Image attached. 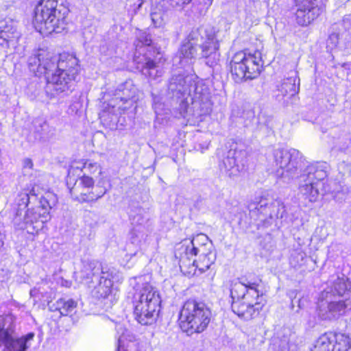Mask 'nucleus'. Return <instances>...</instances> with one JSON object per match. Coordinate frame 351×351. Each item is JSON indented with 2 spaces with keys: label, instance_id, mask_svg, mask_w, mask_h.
I'll return each instance as SVG.
<instances>
[{
  "label": "nucleus",
  "instance_id": "nucleus-1",
  "mask_svg": "<svg viewBox=\"0 0 351 351\" xmlns=\"http://www.w3.org/2000/svg\"><path fill=\"white\" fill-rule=\"evenodd\" d=\"M268 161L273 167L278 177L285 182H290L299 178V191L310 202H315L319 195H324L323 180L327 177V164L316 162L308 165L300 170L303 162L302 154L295 149H274L268 156Z\"/></svg>",
  "mask_w": 351,
  "mask_h": 351
},
{
  "label": "nucleus",
  "instance_id": "nucleus-2",
  "mask_svg": "<svg viewBox=\"0 0 351 351\" xmlns=\"http://www.w3.org/2000/svg\"><path fill=\"white\" fill-rule=\"evenodd\" d=\"M28 66L36 76H47V88L53 91V95L71 91L80 70L78 60L75 56L63 53L58 57L52 56L44 50H38L31 56L28 58Z\"/></svg>",
  "mask_w": 351,
  "mask_h": 351
},
{
  "label": "nucleus",
  "instance_id": "nucleus-3",
  "mask_svg": "<svg viewBox=\"0 0 351 351\" xmlns=\"http://www.w3.org/2000/svg\"><path fill=\"white\" fill-rule=\"evenodd\" d=\"M351 310V282L343 276H332L317 303L318 316L324 320L337 319Z\"/></svg>",
  "mask_w": 351,
  "mask_h": 351
},
{
  "label": "nucleus",
  "instance_id": "nucleus-4",
  "mask_svg": "<svg viewBox=\"0 0 351 351\" xmlns=\"http://www.w3.org/2000/svg\"><path fill=\"white\" fill-rule=\"evenodd\" d=\"M197 48L201 49L199 55L206 58V64L212 67L217 64L219 54V43L215 32L211 29H193L180 49L182 63H188L198 55Z\"/></svg>",
  "mask_w": 351,
  "mask_h": 351
},
{
  "label": "nucleus",
  "instance_id": "nucleus-5",
  "mask_svg": "<svg viewBox=\"0 0 351 351\" xmlns=\"http://www.w3.org/2000/svg\"><path fill=\"white\" fill-rule=\"evenodd\" d=\"M169 90L178 98L183 97L180 104V113L185 117L189 107V98L194 106L202 108L210 106V93L208 87L202 81L195 82L191 76L173 75L169 84Z\"/></svg>",
  "mask_w": 351,
  "mask_h": 351
},
{
  "label": "nucleus",
  "instance_id": "nucleus-6",
  "mask_svg": "<svg viewBox=\"0 0 351 351\" xmlns=\"http://www.w3.org/2000/svg\"><path fill=\"white\" fill-rule=\"evenodd\" d=\"M257 287V283L247 280L235 281L231 285L232 310L244 320L257 317L265 304V300Z\"/></svg>",
  "mask_w": 351,
  "mask_h": 351
},
{
  "label": "nucleus",
  "instance_id": "nucleus-7",
  "mask_svg": "<svg viewBox=\"0 0 351 351\" xmlns=\"http://www.w3.org/2000/svg\"><path fill=\"white\" fill-rule=\"evenodd\" d=\"M57 201L56 195L50 191L41 194L35 207L28 208L24 213H15L12 219L14 227L19 230L27 229L29 233L42 228L43 223L49 220V210Z\"/></svg>",
  "mask_w": 351,
  "mask_h": 351
},
{
  "label": "nucleus",
  "instance_id": "nucleus-8",
  "mask_svg": "<svg viewBox=\"0 0 351 351\" xmlns=\"http://www.w3.org/2000/svg\"><path fill=\"white\" fill-rule=\"evenodd\" d=\"M56 0H40L35 10L34 25L43 35L60 33L65 28L67 10L61 9Z\"/></svg>",
  "mask_w": 351,
  "mask_h": 351
},
{
  "label": "nucleus",
  "instance_id": "nucleus-9",
  "mask_svg": "<svg viewBox=\"0 0 351 351\" xmlns=\"http://www.w3.org/2000/svg\"><path fill=\"white\" fill-rule=\"evenodd\" d=\"M210 318L211 311L205 303L189 300L184 303L180 311L179 326L189 335L200 333L208 327Z\"/></svg>",
  "mask_w": 351,
  "mask_h": 351
},
{
  "label": "nucleus",
  "instance_id": "nucleus-10",
  "mask_svg": "<svg viewBox=\"0 0 351 351\" xmlns=\"http://www.w3.org/2000/svg\"><path fill=\"white\" fill-rule=\"evenodd\" d=\"M232 79L237 83L257 77L263 68L261 51L241 50L236 52L230 62Z\"/></svg>",
  "mask_w": 351,
  "mask_h": 351
},
{
  "label": "nucleus",
  "instance_id": "nucleus-11",
  "mask_svg": "<svg viewBox=\"0 0 351 351\" xmlns=\"http://www.w3.org/2000/svg\"><path fill=\"white\" fill-rule=\"evenodd\" d=\"M160 303L158 291L151 285H145L134 298L135 319L142 325L152 324L160 311Z\"/></svg>",
  "mask_w": 351,
  "mask_h": 351
},
{
  "label": "nucleus",
  "instance_id": "nucleus-12",
  "mask_svg": "<svg viewBox=\"0 0 351 351\" xmlns=\"http://www.w3.org/2000/svg\"><path fill=\"white\" fill-rule=\"evenodd\" d=\"M71 195L74 200L80 203L95 202L102 197L106 193V189L99 183L95 184L93 178L77 174V178L72 177L71 182L67 184Z\"/></svg>",
  "mask_w": 351,
  "mask_h": 351
},
{
  "label": "nucleus",
  "instance_id": "nucleus-13",
  "mask_svg": "<svg viewBox=\"0 0 351 351\" xmlns=\"http://www.w3.org/2000/svg\"><path fill=\"white\" fill-rule=\"evenodd\" d=\"M138 90L130 80L120 84L115 90L114 98L108 104V108L100 114L101 121H106L110 114L112 121H117L118 114L121 110L128 108L136 101Z\"/></svg>",
  "mask_w": 351,
  "mask_h": 351
},
{
  "label": "nucleus",
  "instance_id": "nucleus-14",
  "mask_svg": "<svg viewBox=\"0 0 351 351\" xmlns=\"http://www.w3.org/2000/svg\"><path fill=\"white\" fill-rule=\"evenodd\" d=\"M311 351H351V341L343 333L328 332L317 339Z\"/></svg>",
  "mask_w": 351,
  "mask_h": 351
},
{
  "label": "nucleus",
  "instance_id": "nucleus-15",
  "mask_svg": "<svg viewBox=\"0 0 351 351\" xmlns=\"http://www.w3.org/2000/svg\"><path fill=\"white\" fill-rule=\"evenodd\" d=\"M295 22L300 26L308 25L322 13L318 0H295Z\"/></svg>",
  "mask_w": 351,
  "mask_h": 351
},
{
  "label": "nucleus",
  "instance_id": "nucleus-16",
  "mask_svg": "<svg viewBox=\"0 0 351 351\" xmlns=\"http://www.w3.org/2000/svg\"><path fill=\"white\" fill-rule=\"evenodd\" d=\"M112 271L109 269L101 270V276L98 285L95 288L94 295L98 298L106 300L105 304L107 307L115 302L118 299L117 290L112 288Z\"/></svg>",
  "mask_w": 351,
  "mask_h": 351
},
{
  "label": "nucleus",
  "instance_id": "nucleus-17",
  "mask_svg": "<svg viewBox=\"0 0 351 351\" xmlns=\"http://www.w3.org/2000/svg\"><path fill=\"white\" fill-rule=\"evenodd\" d=\"M245 158L244 151L230 150L220 165L221 171L230 178L238 176L245 166Z\"/></svg>",
  "mask_w": 351,
  "mask_h": 351
},
{
  "label": "nucleus",
  "instance_id": "nucleus-18",
  "mask_svg": "<svg viewBox=\"0 0 351 351\" xmlns=\"http://www.w3.org/2000/svg\"><path fill=\"white\" fill-rule=\"evenodd\" d=\"M196 248L191 244V239H184L177 246L176 256L180 258V268L183 274L194 273V266L191 265L197 255Z\"/></svg>",
  "mask_w": 351,
  "mask_h": 351
},
{
  "label": "nucleus",
  "instance_id": "nucleus-19",
  "mask_svg": "<svg viewBox=\"0 0 351 351\" xmlns=\"http://www.w3.org/2000/svg\"><path fill=\"white\" fill-rule=\"evenodd\" d=\"M43 189L40 190L39 187L36 185L32 186V189L28 191L25 190L21 192L15 199V204L14 206V214L16 213H24L28 204H36L41 196V194L45 193Z\"/></svg>",
  "mask_w": 351,
  "mask_h": 351
},
{
  "label": "nucleus",
  "instance_id": "nucleus-20",
  "mask_svg": "<svg viewBox=\"0 0 351 351\" xmlns=\"http://www.w3.org/2000/svg\"><path fill=\"white\" fill-rule=\"evenodd\" d=\"M279 206L278 202H269L267 199H261L258 203L250 205V214L252 217H257L260 221H264L267 217L272 218L277 216L275 208Z\"/></svg>",
  "mask_w": 351,
  "mask_h": 351
},
{
  "label": "nucleus",
  "instance_id": "nucleus-21",
  "mask_svg": "<svg viewBox=\"0 0 351 351\" xmlns=\"http://www.w3.org/2000/svg\"><path fill=\"white\" fill-rule=\"evenodd\" d=\"M134 61L137 64V69L141 73L152 80H156L163 73V70L160 65L154 62L149 58L143 56L142 58L138 57L136 53L134 55Z\"/></svg>",
  "mask_w": 351,
  "mask_h": 351
},
{
  "label": "nucleus",
  "instance_id": "nucleus-22",
  "mask_svg": "<svg viewBox=\"0 0 351 351\" xmlns=\"http://www.w3.org/2000/svg\"><path fill=\"white\" fill-rule=\"evenodd\" d=\"M34 334L29 332L26 335L18 337L16 333L0 342V346H3L7 351H26L29 343L33 340Z\"/></svg>",
  "mask_w": 351,
  "mask_h": 351
},
{
  "label": "nucleus",
  "instance_id": "nucleus-23",
  "mask_svg": "<svg viewBox=\"0 0 351 351\" xmlns=\"http://www.w3.org/2000/svg\"><path fill=\"white\" fill-rule=\"evenodd\" d=\"M217 254L215 250L202 252L197 260H193L191 265L194 266V273L184 274L188 276L199 275L208 270L216 261Z\"/></svg>",
  "mask_w": 351,
  "mask_h": 351
},
{
  "label": "nucleus",
  "instance_id": "nucleus-24",
  "mask_svg": "<svg viewBox=\"0 0 351 351\" xmlns=\"http://www.w3.org/2000/svg\"><path fill=\"white\" fill-rule=\"evenodd\" d=\"M82 266L80 271L76 273L77 278H80L82 280L90 279L97 275H101V270L108 269L106 267H103L101 265L96 261H83Z\"/></svg>",
  "mask_w": 351,
  "mask_h": 351
},
{
  "label": "nucleus",
  "instance_id": "nucleus-25",
  "mask_svg": "<svg viewBox=\"0 0 351 351\" xmlns=\"http://www.w3.org/2000/svg\"><path fill=\"white\" fill-rule=\"evenodd\" d=\"M19 38L14 23L10 19H0V45L8 43L14 38Z\"/></svg>",
  "mask_w": 351,
  "mask_h": 351
},
{
  "label": "nucleus",
  "instance_id": "nucleus-26",
  "mask_svg": "<svg viewBox=\"0 0 351 351\" xmlns=\"http://www.w3.org/2000/svg\"><path fill=\"white\" fill-rule=\"evenodd\" d=\"M16 317L12 314L0 316V342L16 333Z\"/></svg>",
  "mask_w": 351,
  "mask_h": 351
},
{
  "label": "nucleus",
  "instance_id": "nucleus-27",
  "mask_svg": "<svg viewBox=\"0 0 351 351\" xmlns=\"http://www.w3.org/2000/svg\"><path fill=\"white\" fill-rule=\"evenodd\" d=\"M152 21L156 27H162L165 25L167 15L164 8L163 0H152L151 9Z\"/></svg>",
  "mask_w": 351,
  "mask_h": 351
},
{
  "label": "nucleus",
  "instance_id": "nucleus-28",
  "mask_svg": "<svg viewBox=\"0 0 351 351\" xmlns=\"http://www.w3.org/2000/svg\"><path fill=\"white\" fill-rule=\"evenodd\" d=\"M83 169H85L86 172L93 173L97 170L100 171L99 165L96 162H74L70 167L68 170V179L66 184L68 185L71 182L72 177H75V174H80L82 172Z\"/></svg>",
  "mask_w": 351,
  "mask_h": 351
},
{
  "label": "nucleus",
  "instance_id": "nucleus-29",
  "mask_svg": "<svg viewBox=\"0 0 351 351\" xmlns=\"http://www.w3.org/2000/svg\"><path fill=\"white\" fill-rule=\"evenodd\" d=\"M295 78L288 77L282 80L280 84L277 86V91L278 93L276 95V97L278 99H282L287 95L293 96L298 92V87L295 85Z\"/></svg>",
  "mask_w": 351,
  "mask_h": 351
},
{
  "label": "nucleus",
  "instance_id": "nucleus-30",
  "mask_svg": "<svg viewBox=\"0 0 351 351\" xmlns=\"http://www.w3.org/2000/svg\"><path fill=\"white\" fill-rule=\"evenodd\" d=\"M191 242L195 247L197 254L212 250L211 246L208 244V237L204 234H197L191 239Z\"/></svg>",
  "mask_w": 351,
  "mask_h": 351
},
{
  "label": "nucleus",
  "instance_id": "nucleus-31",
  "mask_svg": "<svg viewBox=\"0 0 351 351\" xmlns=\"http://www.w3.org/2000/svg\"><path fill=\"white\" fill-rule=\"evenodd\" d=\"M77 306V302L72 299H60L56 302V308L62 315L71 314Z\"/></svg>",
  "mask_w": 351,
  "mask_h": 351
},
{
  "label": "nucleus",
  "instance_id": "nucleus-32",
  "mask_svg": "<svg viewBox=\"0 0 351 351\" xmlns=\"http://www.w3.org/2000/svg\"><path fill=\"white\" fill-rule=\"evenodd\" d=\"M152 40L149 34L145 31H138L136 34V42L135 43L136 50L143 46H150Z\"/></svg>",
  "mask_w": 351,
  "mask_h": 351
},
{
  "label": "nucleus",
  "instance_id": "nucleus-33",
  "mask_svg": "<svg viewBox=\"0 0 351 351\" xmlns=\"http://www.w3.org/2000/svg\"><path fill=\"white\" fill-rule=\"evenodd\" d=\"M136 347V343L132 341L126 342L125 335L123 333L118 339L117 351H134L133 348Z\"/></svg>",
  "mask_w": 351,
  "mask_h": 351
},
{
  "label": "nucleus",
  "instance_id": "nucleus-34",
  "mask_svg": "<svg viewBox=\"0 0 351 351\" xmlns=\"http://www.w3.org/2000/svg\"><path fill=\"white\" fill-rule=\"evenodd\" d=\"M304 257V252L302 251L295 252L291 256L290 264L293 267H297L302 264Z\"/></svg>",
  "mask_w": 351,
  "mask_h": 351
},
{
  "label": "nucleus",
  "instance_id": "nucleus-35",
  "mask_svg": "<svg viewBox=\"0 0 351 351\" xmlns=\"http://www.w3.org/2000/svg\"><path fill=\"white\" fill-rule=\"evenodd\" d=\"M141 241H136L135 238H132L131 243H128L126 246V250L128 251V256L132 257L138 253L140 249Z\"/></svg>",
  "mask_w": 351,
  "mask_h": 351
},
{
  "label": "nucleus",
  "instance_id": "nucleus-36",
  "mask_svg": "<svg viewBox=\"0 0 351 351\" xmlns=\"http://www.w3.org/2000/svg\"><path fill=\"white\" fill-rule=\"evenodd\" d=\"M191 0H169L171 5L173 8H182L184 5L189 3Z\"/></svg>",
  "mask_w": 351,
  "mask_h": 351
},
{
  "label": "nucleus",
  "instance_id": "nucleus-37",
  "mask_svg": "<svg viewBox=\"0 0 351 351\" xmlns=\"http://www.w3.org/2000/svg\"><path fill=\"white\" fill-rule=\"evenodd\" d=\"M337 43H338V36L335 34H331L327 40V45L328 47L330 46V44L332 46H336Z\"/></svg>",
  "mask_w": 351,
  "mask_h": 351
},
{
  "label": "nucleus",
  "instance_id": "nucleus-38",
  "mask_svg": "<svg viewBox=\"0 0 351 351\" xmlns=\"http://www.w3.org/2000/svg\"><path fill=\"white\" fill-rule=\"evenodd\" d=\"M61 285L66 287H70L71 286V282L62 279L61 280Z\"/></svg>",
  "mask_w": 351,
  "mask_h": 351
},
{
  "label": "nucleus",
  "instance_id": "nucleus-39",
  "mask_svg": "<svg viewBox=\"0 0 351 351\" xmlns=\"http://www.w3.org/2000/svg\"><path fill=\"white\" fill-rule=\"evenodd\" d=\"M25 167H27L29 169H31L33 167V162L30 159H26L25 160Z\"/></svg>",
  "mask_w": 351,
  "mask_h": 351
},
{
  "label": "nucleus",
  "instance_id": "nucleus-40",
  "mask_svg": "<svg viewBox=\"0 0 351 351\" xmlns=\"http://www.w3.org/2000/svg\"><path fill=\"white\" fill-rule=\"evenodd\" d=\"M152 96H153L154 106L155 108H156V106H157L158 102L159 101V99L158 98V97L154 96V95H152Z\"/></svg>",
  "mask_w": 351,
  "mask_h": 351
},
{
  "label": "nucleus",
  "instance_id": "nucleus-41",
  "mask_svg": "<svg viewBox=\"0 0 351 351\" xmlns=\"http://www.w3.org/2000/svg\"><path fill=\"white\" fill-rule=\"evenodd\" d=\"M3 245V236L0 232V247H1Z\"/></svg>",
  "mask_w": 351,
  "mask_h": 351
},
{
  "label": "nucleus",
  "instance_id": "nucleus-42",
  "mask_svg": "<svg viewBox=\"0 0 351 351\" xmlns=\"http://www.w3.org/2000/svg\"><path fill=\"white\" fill-rule=\"evenodd\" d=\"M141 5H142V2L138 5V8H141Z\"/></svg>",
  "mask_w": 351,
  "mask_h": 351
}]
</instances>
